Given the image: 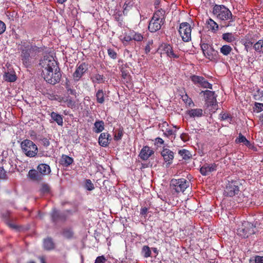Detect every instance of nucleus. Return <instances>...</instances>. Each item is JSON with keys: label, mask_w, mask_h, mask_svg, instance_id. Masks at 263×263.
I'll return each instance as SVG.
<instances>
[{"label": "nucleus", "mask_w": 263, "mask_h": 263, "mask_svg": "<svg viewBox=\"0 0 263 263\" xmlns=\"http://www.w3.org/2000/svg\"><path fill=\"white\" fill-rule=\"evenodd\" d=\"M42 76L48 83L55 85L60 82L62 74L58 62L52 56H44L39 63Z\"/></svg>", "instance_id": "1"}, {"label": "nucleus", "mask_w": 263, "mask_h": 263, "mask_svg": "<svg viewBox=\"0 0 263 263\" xmlns=\"http://www.w3.org/2000/svg\"><path fill=\"white\" fill-rule=\"evenodd\" d=\"M20 58L23 64L25 67L28 68L31 66L33 63L34 60L36 59L38 53L43 51L41 47H38L33 43H28L25 41H21Z\"/></svg>", "instance_id": "2"}, {"label": "nucleus", "mask_w": 263, "mask_h": 263, "mask_svg": "<svg viewBox=\"0 0 263 263\" xmlns=\"http://www.w3.org/2000/svg\"><path fill=\"white\" fill-rule=\"evenodd\" d=\"M165 11L162 9L156 11L150 20L148 26L149 31L151 32H155L159 30L165 20Z\"/></svg>", "instance_id": "3"}, {"label": "nucleus", "mask_w": 263, "mask_h": 263, "mask_svg": "<svg viewBox=\"0 0 263 263\" xmlns=\"http://www.w3.org/2000/svg\"><path fill=\"white\" fill-rule=\"evenodd\" d=\"M213 14L216 18L221 21H228L229 23L235 21V16H233L231 11L224 5H215L213 8Z\"/></svg>", "instance_id": "4"}, {"label": "nucleus", "mask_w": 263, "mask_h": 263, "mask_svg": "<svg viewBox=\"0 0 263 263\" xmlns=\"http://www.w3.org/2000/svg\"><path fill=\"white\" fill-rule=\"evenodd\" d=\"M23 153L30 158L35 157L37 155L38 148L36 145L31 140L25 139L21 143Z\"/></svg>", "instance_id": "5"}, {"label": "nucleus", "mask_w": 263, "mask_h": 263, "mask_svg": "<svg viewBox=\"0 0 263 263\" xmlns=\"http://www.w3.org/2000/svg\"><path fill=\"white\" fill-rule=\"evenodd\" d=\"M190 182L185 178L172 179L170 187L176 193L183 192L189 186Z\"/></svg>", "instance_id": "6"}, {"label": "nucleus", "mask_w": 263, "mask_h": 263, "mask_svg": "<svg viewBox=\"0 0 263 263\" xmlns=\"http://www.w3.org/2000/svg\"><path fill=\"white\" fill-rule=\"evenodd\" d=\"M241 183L238 180L228 181L224 191L226 196L233 197L238 194Z\"/></svg>", "instance_id": "7"}, {"label": "nucleus", "mask_w": 263, "mask_h": 263, "mask_svg": "<svg viewBox=\"0 0 263 263\" xmlns=\"http://www.w3.org/2000/svg\"><path fill=\"white\" fill-rule=\"evenodd\" d=\"M255 226L252 223L248 221H245L242 223L241 228L237 230V233L244 238H247L255 233Z\"/></svg>", "instance_id": "8"}, {"label": "nucleus", "mask_w": 263, "mask_h": 263, "mask_svg": "<svg viewBox=\"0 0 263 263\" xmlns=\"http://www.w3.org/2000/svg\"><path fill=\"white\" fill-rule=\"evenodd\" d=\"M68 214H72V211L67 210L64 212L60 213L57 209H54L50 213L51 221L55 223H57L59 221L64 222L67 219Z\"/></svg>", "instance_id": "9"}, {"label": "nucleus", "mask_w": 263, "mask_h": 263, "mask_svg": "<svg viewBox=\"0 0 263 263\" xmlns=\"http://www.w3.org/2000/svg\"><path fill=\"white\" fill-rule=\"evenodd\" d=\"M192 27L189 23L183 22L180 24L179 32L182 40L187 42L191 40Z\"/></svg>", "instance_id": "10"}, {"label": "nucleus", "mask_w": 263, "mask_h": 263, "mask_svg": "<svg viewBox=\"0 0 263 263\" xmlns=\"http://www.w3.org/2000/svg\"><path fill=\"white\" fill-rule=\"evenodd\" d=\"M201 48L205 57L210 61L215 60L218 54L217 51L215 50L211 45L202 43Z\"/></svg>", "instance_id": "11"}, {"label": "nucleus", "mask_w": 263, "mask_h": 263, "mask_svg": "<svg viewBox=\"0 0 263 263\" xmlns=\"http://www.w3.org/2000/svg\"><path fill=\"white\" fill-rule=\"evenodd\" d=\"M202 94L204 95L208 105L212 106L214 109H217L218 105L215 92L209 90H202L200 92V95Z\"/></svg>", "instance_id": "12"}, {"label": "nucleus", "mask_w": 263, "mask_h": 263, "mask_svg": "<svg viewBox=\"0 0 263 263\" xmlns=\"http://www.w3.org/2000/svg\"><path fill=\"white\" fill-rule=\"evenodd\" d=\"M88 64L85 62H82L77 64L75 71L73 73L72 77L74 81H79L84 73L88 70Z\"/></svg>", "instance_id": "13"}, {"label": "nucleus", "mask_w": 263, "mask_h": 263, "mask_svg": "<svg viewBox=\"0 0 263 263\" xmlns=\"http://www.w3.org/2000/svg\"><path fill=\"white\" fill-rule=\"evenodd\" d=\"M191 80L195 85L204 88L212 89V84L210 83L205 79L201 76L193 75L190 77Z\"/></svg>", "instance_id": "14"}, {"label": "nucleus", "mask_w": 263, "mask_h": 263, "mask_svg": "<svg viewBox=\"0 0 263 263\" xmlns=\"http://www.w3.org/2000/svg\"><path fill=\"white\" fill-rule=\"evenodd\" d=\"M161 155L166 163V166L168 167L173 163L174 158V152L171 149L164 147L161 152Z\"/></svg>", "instance_id": "15"}, {"label": "nucleus", "mask_w": 263, "mask_h": 263, "mask_svg": "<svg viewBox=\"0 0 263 263\" xmlns=\"http://www.w3.org/2000/svg\"><path fill=\"white\" fill-rule=\"evenodd\" d=\"M218 164L215 163H205L200 168V172L203 176H208L217 170Z\"/></svg>", "instance_id": "16"}, {"label": "nucleus", "mask_w": 263, "mask_h": 263, "mask_svg": "<svg viewBox=\"0 0 263 263\" xmlns=\"http://www.w3.org/2000/svg\"><path fill=\"white\" fill-rule=\"evenodd\" d=\"M154 151L148 146H144L140 151L139 156L142 160H147L152 155Z\"/></svg>", "instance_id": "17"}, {"label": "nucleus", "mask_w": 263, "mask_h": 263, "mask_svg": "<svg viewBox=\"0 0 263 263\" xmlns=\"http://www.w3.org/2000/svg\"><path fill=\"white\" fill-rule=\"evenodd\" d=\"M111 140V136L108 133H102L99 137V144L103 147H106L108 145Z\"/></svg>", "instance_id": "18"}, {"label": "nucleus", "mask_w": 263, "mask_h": 263, "mask_svg": "<svg viewBox=\"0 0 263 263\" xmlns=\"http://www.w3.org/2000/svg\"><path fill=\"white\" fill-rule=\"evenodd\" d=\"M28 176L32 181L37 182L42 181L44 177L37 170L34 169L29 171Z\"/></svg>", "instance_id": "19"}, {"label": "nucleus", "mask_w": 263, "mask_h": 263, "mask_svg": "<svg viewBox=\"0 0 263 263\" xmlns=\"http://www.w3.org/2000/svg\"><path fill=\"white\" fill-rule=\"evenodd\" d=\"M37 170L45 176L51 173V168L49 165L45 163L40 164L37 167Z\"/></svg>", "instance_id": "20"}, {"label": "nucleus", "mask_w": 263, "mask_h": 263, "mask_svg": "<svg viewBox=\"0 0 263 263\" xmlns=\"http://www.w3.org/2000/svg\"><path fill=\"white\" fill-rule=\"evenodd\" d=\"M164 51L167 55L171 58L178 59L179 57V54L174 51L172 47L170 44L164 45Z\"/></svg>", "instance_id": "21"}, {"label": "nucleus", "mask_w": 263, "mask_h": 263, "mask_svg": "<svg viewBox=\"0 0 263 263\" xmlns=\"http://www.w3.org/2000/svg\"><path fill=\"white\" fill-rule=\"evenodd\" d=\"M186 114L191 118H199L203 116V110L201 108H194L188 110Z\"/></svg>", "instance_id": "22"}, {"label": "nucleus", "mask_w": 263, "mask_h": 263, "mask_svg": "<svg viewBox=\"0 0 263 263\" xmlns=\"http://www.w3.org/2000/svg\"><path fill=\"white\" fill-rule=\"evenodd\" d=\"M105 79L103 74L98 73H93L90 77V80L93 84L103 83L105 82Z\"/></svg>", "instance_id": "23"}, {"label": "nucleus", "mask_w": 263, "mask_h": 263, "mask_svg": "<svg viewBox=\"0 0 263 263\" xmlns=\"http://www.w3.org/2000/svg\"><path fill=\"white\" fill-rule=\"evenodd\" d=\"M44 248L48 251L52 250L54 249L55 245L51 237H47L44 239L43 241Z\"/></svg>", "instance_id": "24"}, {"label": "nucleus", "mask_w": 263, "mask_h": 263, "mask_svg": "<svg viewBox=\"0 0 263 263\" xmlns=\"http://www.w3.org/2000/svg\"><path fill=\"white\" fill-rule=\"evenodd\" d=\"M206 24L209 30L213 33H216L218 30L219 26L217 23L212 18H209L206 21Z\"/></svg>", "instance_id": "25"}, {"label": "nucleus", "mask_w": 263, "mask_h": 263, "mask_svg": "<svg viewBox=\"0 0 263 263\" xmlns=\"http://www.w3.org/2000/svg\"><path fill=\"white\" fill-rule=\"evenodd\" d=\"M104 129V122L102 120H97L94 123L93 132L100 133Z\"/></svg>", "instance_id": "26"}, {"label": "nucleus", "mask_w": 263, "mask_h": 263, "mask_svg": "<svg viewBox=\"0 0 263 263\" xmlns=\"http://www.w3.org/2000/svg\"><path fill=\"white\" fill-rule=\"evenodd\" d=\"M105 92L102 89H99L96 93L97 102L99 104H103L105 102Z\"/></svg>", "instance_id": "27"}, {"label": "nucleus", "mask_w": 263, "mask_h": 263, "mask_svg": "<svg viewBox=\"0 0 263 263\" xmlns=\"http://www.w3.org/2000/svg\"><path fill=\"white\" fill-rule=\"evenodd\" d=\"M52 119L57 122V123L60 126H62L63 123V119L62 116L58 114L57 112L52 111L50 115Z\"/></svg>", "instance_id": "28"}, {"label": "nucleus", "mask_w": 263, "mask_h": 263, "mask_svg": "<svg viewBox=\"0 0 263 263\" xmlns=\"http://www.w3.org/2000/svg\"><path fill=\"white\" fill-rule=\"evenodd\" d=\"M235 142L236 143H242L248 147H251L252 146L251 142L241 133L239 134L238 137L236 139Z\"/></svg>", "instance_id": "29"}, {"label": "nucleus", "mask_w": 263, "mask_h": 263, "mask_svg": "<svg viewBox=\"0 0 263 263\" xmlns=\"http://www.w3.org/2000/svg\"><path fill=\"white\" fill-rule=\"evenodd\" d=\"M73 162V159L71 157L65 155H63L61 159V163L65 166H68L71 164Z\"/></svg>", "instance_id": "30"}, {"label": "nucleus", "mask_w": 263, "mask_h": 263, "mask_svg": "<svg viewBox=\"0 0 263 263\" xmlns=\"http://www.w3.org/2000/svg\"><path fill=\"white\" fill-rule=\"evenodd\" d=\"M222 39L228 43H232L236 41V39L232 32H227L223 33Z\"/></svg>", "instance_id": "31"}, {"label": "nucleus", "mask_w": 263, "mask_h": 263, "mask_svg": "<svg viewBox=\"0 0 263 263\" xmlns=\"http://www.w3.org/2000/svg\"><path fill=\"white\" fill-rule=\"evenodd\" d=\"M178 154L185 160H187L192 158L191 153L185 149H180L178 152Z\"/></svg>", "instance_id": "32"}, {"label": "nucleus", "mask_w": 263, "mask_h": 263, "mask_svg": "<svg viewBox=\"0 0 263 263\" xmlns=\"http://www.w3.org/2000/svg\"><path fill=\"white\" fill-rule=\"evenodd\" d=\"M4 79L7 82H13L16 80V76L13 73L6 72L4 76Z\"/></svg>", "instance_id": "33"}, {"label": "nucleus", "mask_w": 263, "mask_h": 263, "mask_svg": "<svg viewBox=\"0 0 263 263\" xmlns=\"http://www.w3.org/2000/svg\"><path fill=\"white\" fill-rule=\"evenodd\" d=\"M253 48L257 52L263 53V40H259L254 44Z\"/></svg>", "instance_id": "34"}, {"label": "nucleus", "mask_w": 263, "mask_h": 263, "mask_svg": "<svg viewBox=\"0 0 263 263\" xmlns=\"http://www.w3.org/2000/svg\"><path fill=\"white\" fill-rule=\"evenodd\" d=\"M232 50V47L230 45H223L220 49V52L223 55H229Z\"/></svg>", "instance_id": "35"}, {"label": "nucleus", "mask_w": 263, "mask_h": 263, "mask_svg": "<svg viewBox=\"0 0 263 263\" xmlns=\"http://www.w3.org/2000/svg\"><path fill=\"white\" fill-rule=\"evenodd\" d=\"M40 191L42 194H48L50 192V187L47 183H42Z\"/></svg>", "instance_id": "36"}, {"label": "nucleus", "mask_w": 263, "mask_h": 263, "mask_svg": "<svg viewBox=\"0 0 263 263\" xmlns=\"http://www.w3.org/2000/svg\"><path fill=\"white\" fill-rule=\"evenodd\" d=\"M142 253L145 258H147L151 255V250L147 246H144L142 249Z\"/></svg>", "instance_id": "37"}, {"label": "nucleus", "mask_w": 263, "mask_h": 263, "mask_svg": "<svg viewBox=\"0 0 263 263\" xmlns=\"http://www.w3.org/2000/svg\"><path fill=\"white\" fill-rule=\"evenodd\" d=\"M133 40L137 42H140L143 40V36L140 33L132 31Z\"/></svg>", "instance_id": "38"}, {"label": "nucleus", "mask_w": 263, "mask_h": 263, "mask_svg": "<svg viewBox=\"0 0 263 263\" xmlns=\"http://www.w3.org/2000/svg\"><path fill=\"white\" fill-rule=\"evenodd\" d=\"M221 120H227L230 123L232 121V117L228 113L222 112L220 114Z\"/></svg>", "instance_id": "39"}, {"label": "nucleus", "mask_w": 263, "mask_h": 263, "mask_svg": "<svg viewBox=\"0 0 263 263\" xmlns=\"http://www.w3.org/2000/svg\"><path fill=\"white\" fill-rule=\"evenodd\" d=\"M132 37V31H130L129 34L126 33L122 39V43L124 44L129 43L133 40Z\"/></svg>", "instance_id": "40"}, {"label": "nucleus", "mask_w": 263, "mask_h": 263, "mask_svg": "<svg viewBox=\"0 0 263 263\" xmlns=\"http://www.w3.org/2000/svg\"><path fill=\"white\" fill-rule=\"evenodd\" d=\"M64 237L67 239H70L73 237V233L70 229H65L62 233Z\"/></svg>", "instance_id": "41"}, {"label": "nucleus", "mask_w": 263, "mask_h": 263, "mask_svg": "<svg viewBox=\"0 0 263 263\" xmlns=\"http://www.w3.org/2000/svg\"><path fill=\"white\" fill-rule=\"evenodd\" d=\"M85 187L88 191H92L95 189L94 185L90 179H86Z\"/></svg>", "instance_id": "42"}, {"label": "nucleus", "mask_w": 263, "mask_h": 263, "mask_svg": "<svg viewBox=\"0 0 263 263\" xmlns=\"http://www.w3.org/2000/svg\"><path fill=\"white\" fill-rule=\"evenodd\" d=\"M122 16V13L120 11L117 12L114 15V16L116 21H117L120 26L122 25L123 20L121 18Z\"/></svg>", "instance_id": "43"}, {"label": "nucleus", "mask_w": 263, "mask_h": 263, "mask_svg": "<svg viewBox=\"0 0 263 263\" xmlns=\"http://www.w3.org/2000/svg\"><path fill=\"white\" fill-rule=\"evenodd\" d=\"M254 99L256 100L262 101H263V91L258 90L256 93L254 95Z\"/></svg>", "instance_id": "44"}, {"label": "nucleus", "mask_w": 263, "mask_h": 263, "mask_svg": "<svg viewBox=\"0 0 263 263\" xmlns=\"http://www.w3.org/2000/svg\"><path fill=\"white\" fill-rule=\"evenodd\" d=\"M41 144L44 147L47 148L50 145V142L49 139L47 138H43L40 139Z\"/></svg>", "instance_id": "45"}, {"label": "nucleus", "mask_w": 263, "mask_h": 263, "mask_svg": "<svg viewBox=\"0 0 263 263\" xmlns=\"http://www.w3.org/2000/svg\"><path fill=\"white\" fill-rule=\"evenodd\" d=\"M107 53L109 57L112 59H116L117 57V54L116 52L111 48L108 49Z\"/></svg>", "instance_id": "46"}, {"label": "nucleus", "mask_w": 263, "mask_h": 263, "mask_svg": "<svg viewBox=\"0 0 263 263\" xmlns=\"http://www.w3.org/2000/svg\"><path fill=\"white\" fill-rule=\"evenodd\" d=\"M132 6V5L131 4V2H127L126 1L125 3H124V5L123 6V8H124V10H123V13L124 14H127V11L129 10V8H130L131 6Z\"/></svg>", "instance_id": "47"}, {"label": "nucleus", "mask_w": 263, "mask_h": 263, "mask_svg": "<svg viewBox=\"0 0 263 263\" xmlns=\"http://www.w3.org/2000/svg\"><path fill=\"white\" fill-rule=\"evenodd\" d=\"M176 131H173L172 129L170 128H166L165 131L163 132V135L166 137H170L174 134H175V133Z\"/></svg>", "instance_id": "48"}, {"label": "nucleus", "mask_w": 263, "mask_h": 263, "mask_svg": "<svg viewBox=\"0 0 263 263\" xmlns=\"http://www.w3.org/2000/svg\"><path fill=\"white\" fill-rule=\"evenodd\" d=\"M64 102L67 103L68 107H72L74 104V102L71 98H69V96L67 97Z\"/></svg>", "instance_id": "49"}, {"label": "nucleus", "mask_w": 263, "mask_h": 263, "mask_svg": "<svg viewBox=\"0 0 263 263\" xmlns=\"http://www.w3.org/2000/svg\"><path fill=\"white\" fill-rule=\"evenodd\" d=\"M168 126V124L166 121H163L162 123L159 124V127L163 132L165 131L166 128H167Z\"/></svg>", "instance_id": "50"}, {"label": "nucleus", "mask_w": 263, "mask_h": 263, "mask_svg": "<svg viewBox=\"0 0 263 263\" xmlns=\"http://www.w3.org/2000/svg\"><path fill=\"white\" fill-rule=\"evenodd\" d=\"M7 178L6 171L4 169L3 167H0V179H5Z\"/></svg>", "instance_id": "51"}, {"label": "nucleus", "mask_w": 263, "mask_h": 263, "mask_svg": "<svg viewBox=\"0 0 263 263\" xmlns=\"http://www.w3.org/2000/svg\"><path fill=\"white\" fill-rule=\"evenodd\" d=\"M106 259L103 255L99 256L97 257L95 263H104Z\"/></svg>", "instance_id": "52"}, {"label": "nucleus", "mask_w": 263, "mask_h": 263, "mask_svg": "<svg viewBox=\"0 0 263 263\" xmlns=\"http://www.w3.org/2000/svg\"><path fill=\"white\" fill-rule=\"evenodd\" d=\"M183 100L186 103H187L190 106L191 104L194 105V103L191 100V99L189 98L188 96L185 94L184 96H182Z\"/></svg>", "instance_id": "53"}, {"label": "nucleus", "mask_w": 263, "mask_h": 263, "mask_svg": "<svg viewBox=\"0 0 263 263\" xmlns=\"http://www.w3.org/2000/svg\"><path fill=\"white\" fill-rule=\"evenodd\" d=\"M255 107L257 112H259L263 110V103L256 102L255 103Z\"/></svg>", "instance_id": "54"}, {"label": "nucleus", "mask_w": 263, "mask_h": 263, "mask_svg": "<svg viewBox=\"0 0 263 263\" xmlns=\"http://www.w3.org/2000/svg\"><path fill=\"white\" fill-rule=\"evenodd\" d=\"M180 138L183 142H185L190 140V136L187 133H182L180 135Z\"/></svg>", "instance_id": "55"}, {"label": "nucleus", "mask_w": 263, "mask_h": 263, "mask_svg": "<svg viewBox=\"0 0 263 263\" xmlns=\"http://www.w3.org/2000/svg\"><path fill=\"white\" fill-rule=\"evenodd\" d=\"M6 26L5 24L2 21H0V34H3L6 30Z\"/></svg>", "instance_id": "56"}, {"label": "nucleus", "mask_w": 263, "mask_h": 263, "mask_svg": "<svg viewBox=\"0 0 263 263\" xmlns=\"http://www.w3.org/2000/svg\"><path fill=\"white\" fill-rule=\"evenodd\" d=\"M67 93L68 96H69V95H72V96H74V97H76V96H77V92H76V89L72 88L68 89V90L67 91Z\"/></svg>", "instance_id": "57"}, {"label": "nucleus", "mask_w": 263, "mask_h": 263, "mask_svg": "<svg viewBox=\"0 0 263 263\" xmlns=\"http://www.w3.org/2000/svg\"><path fill=\"white\" fill-rule=\"evenodd\" d=\"M245 40L246 41L245 43H244V45L246 47L249 45H252L253 44V42H251L250 40L249 39L248 35H246L245 36Z\"/></svg>", "instance_id": "58"}, {"label": "nucleus", "mask_w": 263, "mask_h": 263, "mask_svg": "<svg viewBox=\"0 0 263 263\" xmlns=\"http://www.w3.org/2000/svg\"><path fill=\"white\" fill-rule=\"evenodd\" d=\"M123 136V133L122 131H119L118 133L115 135V140L118 141L121 139Z\"/></svg>", "instance_id": "59"}, {"label": "nucleus", "mask_w": 263, "mask_h": 263, "mask_svg": "<svg viewBox=\"0 0 263 263\" xmlns=\"http://www.w3.org/2000/svg\"><path fill=\"white\" fill-rule=\"evenodd\" d=\"M148 212V208L146 207H143L141 209L140 214L144 217H146Z\"/></svg>", "instance_id": "60"}, {"label": "nucleus", "mask_w": 263, "mask_h": 263, "mask_svg": "<svg viewBox=\"0 0 263 263\" xmlns=\"http://www.w3.org/2000/svg\"><path fill=\"white\" fill-rule=\"evenodd\" d=\"M155 144L158 145L159 144H163L164 142V140L162 138H161L160 137H157L155 139Z\"/></svg>", "instance_id": "61"}, {"label": "nucleus", "mask_w": 263, "mask_h": 263, "mask_svg": "<svg viewBox=\"0 0 263 263\" xmlns=\"http://www.w3.org/2000/svg\"><path fill=\"white\" fill-rule=\"evenodd\" d=\"M255 258L258 263H263V256H256Z\"/></svg>", "instance_id": "62"}, {"label": "nucleus", "mask_w": 263, "mask_h": 263, "mask_svg": "<svg viewBox=\"0 0 263 263\" xmlns=\"http://www.w3.org/2000/svg\"><path fill=\"white\" fill-rule=\"evenodd\" d=\"M161 0H154V5L155 6V8H158Z\"/></svg>", "instance_id": "63"}, {"label": "nucleus", "mask_w": 263, "mask_h": 263, "mask_svg": "<svg viewBox=\"0 0 263 263\" xmlns=\"http://www.w3.org/2000/svg\"><path fill=\"white\" fill-rule=\"evenodd\" d=\"M151 47H150V45H149V44H148L145 47V53L147 54L148 53H149L151 51Z\"/></svg>", "instance_id": "64"}]
</instances>
